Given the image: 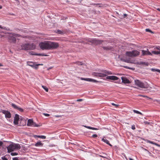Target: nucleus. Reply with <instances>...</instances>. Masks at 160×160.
<instances>
[{
  "label": "nucleus",
  "mask_w": 160,
  "mask_h": 160,
  "mask_svg": "<svg viewBox=\"0 0 160 160\" xmlns=\"http://www.w3.org/2000/svg\"><path fill=\"white\" fill-rule=\"evenodd\" d=\"M39 46L42 50H48L56 49L59 45L57 42L46 41L40 43Z\"/></svg>",
  "instance_id": "f257e3e1"
},
{
  "label": "nucleus",
  "mask_w": 160,
  "mask_h": 160,
  "mask_svg": "<svg viewBox=\"0 0 160 160\" xmlns=\"http://www.w3.org/2000/svg\"><path fill=\"white\" fill-rule=\"evenodd\" d=\"M21 47L22 49L24 50H33L36 48L35 46L33 44L28 43L23 44L21 45Z\"/></svg>",
  "instance_id": "f03ea898"
},
{
  "label": "nucleus",
  "mask_w": 160,
  "mask_h": 160,
  "mask_svg": "<svg viewBox=\"0 0 160 160\" xmlns=\"http://www.w3.org/2000/svg\"><path fill=\"white\" fill-rule=\"evenodd\" d=\"M21 146L19 144L12 143L7 147L8 152H11L14 150H16L20 149Z\"/></svg>",
  "instance_id": "7ed1b4c3"
},
{
  "label": "nucleus",
  "mask_w": 160,
  "mask_h": 160,
  "mask_svg": "<svg viewBox=\"0 0 160 160\" xmlns=\"http://www.w3.org/2000/svg\"><path fill=\"white\" fill-rule=\"evenodd\" d=\"M10 35L8 36V39L10 42L15 43L16 42V38L15 37H21V35L14 33H10Z\"/></svg>",
  "instance_id": "20e7f679"
},
{
  "label": "nucleus",
  "mask_w": 160,
  "mask_h": 160,
  "mask_svg": "<svg viewBox=\"0 0 160 160\" xmlns=\"http://www.w3.org/2000/svg\"><path fill=\"white\" fill-rule=\"evenodd\" d=\"M135 82L136 85L141 88H146L149 87L147 83H143L138 80H135Z\"/></svg>",
  "instance_id": "39448f33"
},
{
  "label": "nucleus",
  "mask_w": 160,
  "mask_h": 160,
  "mask_svg": "<svg viewBox=\"0 0 160 160\" xmlns=\"http://www.w3.org/2000/svg\"><path fill=\"white\" fill-rule=\"evenodd\" d=\"M109 74V72L106 70L103 71L102 73L93 72L92 75L93 76L100 77H104Z\"/></svg>",
  "instance_id": "423d86ee"
},
{
  "label": "nucleus",
  "mask_w": 160,
  "mask_h": 160,
  "mask_svg": "<svg viewBox=\"0 0 160 160\" xmlns=\"http://www.w3.org/2000/svg\"><path fill=\"white\" fill-rule=\"evenodd\" d=\"M140 52L137 50H133L132 52H127L126 54L130 57H136L139 55Z\"/></svg>",
  "instance_id": "0eeeda50"
},
{
  "label": "nucleus",
  "mask_w": 160,
  "mask_h": 160,
  "mask_svg": "<svg viewBox=\"0 0 160 160\" xmlns=\"http://www.w3.org/2000/svg\"><path fill=\"white\" fill-rule=\"evenodd\" d=\"M88 42L95 45H98L101 43L103 41L101 40L96 39H90Z\"/></svg>",
  "instance_id": "6e6552de"
},
{
  "label": "nucleus",
  "mask_w": 160,
  "mask_h": 160,
  "mask_svg": "<svg viewBox=\"0 0 160 160\" xmlns=\"http://www.w3.org/2000/svg\"><path fill=\"white\" fill-rule=\"evenodd\" d=\"M27 125L28 126L32 127H38L40 126L36 124L35 122H34L32 119H29L28 120Z\"/></svg>",
  "instance_id": "1a4fd4ad"
},
{
  "label": "nucleus",
  "mask_w": 160,
  "mask_h": 160,
  "mask_svg": "<svg viewBox=\"0 0 160 160\" xmlns=\"http://www.w3.org/2000/svg\"><path fill=\"white\" fill-rule=\"evenodd\" d=\"M0 112H2V113L5 114V117L6 118H10L11 117L10 112L8 111L5 110L0 109Z\"/></svg>",
  "instance_id": "9d476101"
},
{
  "label": "nucleus",
  "mask_w": 160,
  "mask_h": 160,
  "mask_svg": "<svg viewBox=\"0 0 160 160\" xmlns=\"http://www.w3.org/2000/svg\"><path fill=\"white\" fill-rule=\"evenodd\" d=\"M80 79L81 80H84V81H87L92 82H98V81L95 80H94L93 79H92L90 78H80Z\"/></svg>",
  "instance_id": "9b49d317"
},
{
  "label": "nucleus",
  "mask_w": 160,
  "mask_h": 160,
  "mask_svg": "<svg viewBox=\"0 0 160 160\" xmlns=\"http://www.w3.org/2000/svg\"><path fill=\"white\" fill-rule=\"evenodd\" d=\"M27 64L29 66L35 69H37L38 68L37 65H36V64H35L34 63L32 62H27Z\"/></svg>",
  "instance_id": "f8f14e48"
},
{
  "label": "nucleus",
  "mask_w": 160,
  "mask_h": 160,
  "mask_svg": "<svg viewBox=\"0 0 160 160\" xmlns=\"http://www.w3.org/2000/svg\"><path fill=\"white\" fill-rule=\"evenodd\" d=\"M19 119V115L17 114L15 115L14 119L13 122L15 125H17L18 123V121Z\"/></svg>",
  "instance_id": "ddd939ff"
},
{
  "label": "nucleus",
  "mask_w": 160,
  "mask_h": 160,
  "mask_svg": "<svg viewBox=\"0 0 160 160\" xmlns=\"http://www.w3.org/2000/svg\"><path fill=\"white\" fill-rule=\"evenodd\" d=\"M121 79L122 81V82L124 83L129 84L130 83V82L129 80L126 78L122 77Z\"/></svg>",
  "instance_id": "4468645a"
},
{
  "label": "nucleus",
  "mask_w": 160,
  "mask_h": 160,
  "mask_svg": "<svg viewBox=\"0 0 160 160\" xmlns=\"http://www.w3.org/2000/svg\"><path fill=\"white\" fill-rule=\"evenodd\" d=\"M142 53L143 55H151L152 54L150 52L148 51H145L144 50H142Z\"/></svg>",
  "instance_id": "2eb2a0df"
},
{
  "label": "nucleus",
  "mask_w": 160,
  "mask_h": 160,
  "mask_svg": "<svg viewBox=\"0 0 160 160\" xmlns=\"http://www.w3.org/2000/svg\"><path fill=\"white\" fill-rule=\"evenodd\" d=\"M43 145V144L41 142H38L35 144V146L36 147H42Z\"/></svg>",
  "instance_id": "dca6fc26"
},
{
  "label": "nucleus",
  "mask_w": 160,
  "mask_h": 160,
  "mask_svg": "<svg viewBox=\"0 0 160 160\" xmlns=\"http://www.w3.org/2000/svg\"><path fill=\"white\" fill-rule=\"evenodd\" d=\"M84 127H85L87 128H88L89 129H92V130H98V128H93V127H90L89 126H84Z\"/></svg>",
  "instance_id": "f3484780"
},
{
  "label": "nucleus",
  "mask_w": 160,
  "mask_h": 160,
  "mask_svg": "<svg viewBox=\"0 0 160 160\" xmlns=\"http://www.w3.org/2000/svg\"><path fill=\"white\" fill-rule=\"evenodd\" d=\"M118 79V78L116 76H111V80H117Z\"/></svg>",
  "instance_id": "a211bd4d"
},
{
  "label": "nucleus",
  "mask_w": 160,
  "mask_h": 160,
  "mask_svg": "<svg viewBox=\"0 0 160 160\" xmlns=\"http://www.w3.org/2000/svg\"><path fill=\"white\" fill-rule=\"evenodd\" d=\"M38 137L41 138L45 139L46 138V137L45 136L43 135H41V136H38V135H35L34 136V137Z\"/></svg>",
  "instance_id": "6ab92c4d"
},
{
  "label": "nucleus",
  "mask_w": 160,
  "mask_h": 160,
  "mask_svg": "<svg viewBox=\"0 0 160 160\" xmlns=\"http://www.w3.org/2000/svg\"><path fill=\"white\" fill-rule=\"evenodd\" d=\"M152 53L154 54H160V51L159 50V51H152Z\"/></svg>",
  "instance_id": "aec40b11"
},
{
  "label": "nucleus",
  "mask_w": 160,
  "mask_h": 160,
  "mask_svg": "<svg viewBox=\"0 0 160 160\" xmlns=\"http://www.w3.org/2000/svg\"><path fill=\"white\" fill-rule=\"evenodd\" d=\"M102 140L104 142L106 143L107 144L110 145V144L109 143V142L107 139L103 138L102 139Z\"/></svg>",
  "instance_id": "412c9836"
},
{
  "label": "nucleus",
  "mask_w": 160,
  "mask_h": 160,
  "mask_svg": "<svg viewBox=\"0 0 160 160\" xmlns=\"http://www.w3.org/2000/svg\"><path fill=\"white\" fill-rule=\"evenodd\" d=\"M133 112L135 113H137V114H140L141 115H142V114L140 112L138 111H137L136 110H133Z\"/></svg>",
  "instance_id": "4be33fe9"
},
{
  "label": "nucleus",
  "mask_w": 160,
  "mask_h": 160,
  "mask_svg": "<svg viewBox=\"0 0 160 160\" xmlns=\"http://www.w3.org/2000/svg\"><path fill=\"white\" fill-rule=\"evenodd\" d=\"M42 88L44 89V90L47 92H48V88H47L46 86H42Z\"/></svg>",
  "instance_id": "5701e85b"
},
{
  "label": "nucleus",
  "mask_w": 160,
  "mask_h": 160,
  "mask_svg": "<svg viewBox=\"0 0 160 160\" xmlns=\"http://www.w3.org/2000/svg\"><path fill=\"white\" fill-rule=\"evenodd\" d=\"M12 106L14 108L16 109H18V107L17 105H16L15 104L13 103L12 104Z\"/></svg>",
  "instance_id": "b1692460"
},
{
  "label": "nucleus",
  "mask_w": 160,
  "mask_h": 160,
  "mask_svg": "<svg viewBox=\"0 0 160 160\" xmlns=\"http://www.w3.org/2000/svg\"><path fill=\"white\" fill-rule=\"evenodd\" d=\"M147 142H148L150 143H151V144H153L155 145H156V144H157L156 143L154 142H153L152 141H151L149 140H148L147 141Z\"/></svg>",
  "instance_id": "393cba45"
},
{
  "label": "nucleus",
  "mask_w": 160,
  "mask_h": 160,
  "mask_svg": "<svg viewBox=\"0 0 160 160\" xmlns=\"http://www.w3.org/2000/svg\"><path fill=\"white\" fill-rule=\"evenodd\" d=\"M111 104L114 106V107L115 108H118L119 107V105L118 104H115L113 103H111Z\"/></svg>",
  "instance_id": "a878e982"
},
{
  "label": "nucleus",
  "mask_w": 160,
  "mask_h": 160,
  "mask_svg": "<svg viewBox=\"0 0 160 160\" xmlns=\"http://www.w3.org/2000/svg\"><path fill=\"white\" fill-rule=\"evenodd\" d=\"M151 70L153 72L157 71L160 73V70H159L158 69H155L154 68H152L151 69Z\"/></svg>",
  "instance_id": "bb28decb"
},
{
  "label": "nucleus",
  "mask_w": 160,
  "mask_h": 160,
  "mask_svg": "<svg viewBox=\"0 0 160 160\" xmlns=\"http://www.w3.org/2000/svg\"><path fill=\"white\" fill-rule=\"evenodd\" d=\"M138 96L141 97H144V98H147L149 99H151V98H149V97H148L147 96H145V95H138Z\"/></svg>",
  "instance_id": "cd10ccee"
},
{
  "label": "nucleus",
  "mask_w": 160,
  "mask_h": 160,
  "mask_svg": "<svg viewBox=\"0 0 160 160\" xmlns=\"http://www.w3.org/2000/svg\"><path fill=\"white\" fill-rule=\"evenodd\" d=\"M17 110H18L19 111L21 112H22L23 111V109L22 108L19 107H18Z\"/></svg>",
  "instance_id": "c85d7f7f"
},
{
  "label": "nucleus",
  "mask_w": 160,
  "mask_h": 160,
  "mask_svg": "<svg viewBox=\"0 0 160 160\" xmlns=\"http://www.w3.org/2000/svg\"><path fill=\"white\" fill-rule=\"evenodd\" d=\"M11 155L12 156H13L17 155L18 153H17L16 152H12L11 153Z\"/></svg>",
  "instance_id": "c756f323"
},
{
  "label": "nucleus",
  "mask_w": 160,
  "mask_h": 160,
  "mask_svg": "<svg viewBox=\"0 0 160 160\" xmlns=\"http://www.w3.org/2000/svg\"><path fill=\"white\" fill-rule=\"evenodd\" d=\"M103 49L105 50H109V48H108V47H103Z\"/></svg>",
  "instance_id": "7c9ffc66"
},
{
  "label": "nucleus",
  "mask_w": 160,
  "mask_h": 160,
  "mask_svg": "<svg viewBox=\"0 0 160 160\" xmlns=\"http://www.w3.org/2000/svg\"><path fill=\"white\" fill-rule=\"evenodd\" d=\"M146 31L147 32H151V33H152L153 32H152V31H151L150 30L148 29H146Z\"/></svg>",
  "instance_id": "2f4dec72"
},
{
  "label": "nucleus",
  "mask_w": 160,
  "mask_h": 160,
  "mask_svg": "<svg viewBox=\"0 0 160 160\" xmlns=\"http://www.w3.org/2000/svg\"><path fill=\"white\" fill-rule=\"evenodd\" d=\"M132 129L133 130H135L136 129L134 125H132Z\"/></svg>",
  "instance_id": "473e14b6"
},
{
  "label": "nucleus",
  "mask_w": 160,
  "mask_h": 160,
  "mask_svg": "<svg viewBox=\"0 0 160 160\" xmlns=\"http://www.w3.org/2000/svg\"><path fill=\"white\" fill-rule=\"evenodd\" d=\"M48 55H47L45 54H44V53H41V56H48Z\"/></svg>",
  "instance_id": "72a5a7b5"
},
{
  "label": "nucleus",
  "mask_w": 160,
  "mask_h": 160,
  "mask_svg": "<svg viewBox=\"0 0 160 160\" xmlns=\"http://www.w3.org/2000/svg\"><path fill=\"white\" fill-rule=\"evenodd\" d=\"M98 136V135H97V134H93L92 136V137H93V138H96Z\"/></svg>",
  "instance_id": "f704fd0d"
},
{
  "label": "nucleus",
  "mask_w": 160,
  "mask_h": 160,
  "mask_svg": "<svg viewBox=\"0 0 160 160\" xmlns=\"http://www.w3.org/2000/svg\"><path fill=\"white\" fill-rule=\"evenodd\" d=\"M2 160H8L5 157H2Z\"/></svg>",
  "instance_id": "c9c22d12"
},
{
  "label": "nucleus",
  "mask_w": 160,
  "mask_h": 160,
  "mask_svg": "<svg viewBox=\"0 0 160 160\" xmlns=\"http://www.w3.org/2000/svg\"><path fill=\"white\" fill-rule=\"evenodd\" d=\"M43 114L46 116L48 117L50 116L49 114L48 113H44Z\"/></svg>",
  "instance_id": "e433bc0d"
},
{
  "label": "nucleus",
  "mask_w": 160,
  "mask_h": 160,
  "mask_svg": "<svg viewBox=\"0 0 160 160\" xmlns=\"http://www.w3.org/2000/svg\"><path fill=\"white\" fill-rule=\"evenodd\" d=\"M30 54L32 55H34V54H36V53H35L34 52H30Z\"/></svg>",
  "instance_id": "4c0bfd02"
},
{
  "label": "nucleus",
  "mask_w": 160,
  "mask_h": 160,
  "mask_svg": "<svg viewBox=\"0 0 160 160\" xmlns=\"http://www.w3.org/2000/svg\"><path fill=\"white\" fill-rule=\"evenodd\" d=\"M34 55L41 56V53H36V54H34Z\"/></svg>",
  "instance_id": "58836bf2"
},
{
  "label": "nucleus",
  "mask_w": 160,
  "mask_h": 160,
  "mask_svg": "<svg viewBox=\"0 0 160 160\" xmlns=\"http://www.w3.org/2000/svg\"><path fill=\"white\" fill-rule=\"evenodd\" d=\"M83 101V99H78L77 100V101L79 102V101Z\"/></svg>",
  "instance_id": "ea45409f"
},
{
  "label": "nucleus",
  "mask_w": 160,
  "mask_h": 160,
  "mask_svg": "<svg viewBox=\"0 0 160 160\" xmlns=\"http://www.w3.org/2000/svg\"><path fill=\"white\" fill-rule=\"evenodd\" d=\"M156 49L160 51V47L158 46L156 48Z\"/></svg>",
  "instance_id": "a19ab883"
},
{
  "label": "nucleus",
  "mask_w": 160,
  "mask_h": 160,
  "mask_svg": "<svg viewBox=\"0 0 160 160\" xmlns=\"http://www.w3.org/2000/svg\"><path fill=\"white\" fill-rule=\"evenodd\" d=\"M12 160H18V158H13Z\"/></svg>",
  "instance_id": "79ce46f5"
},
{
  "label": "nucleus",
  "mask_w": 160,
  "mask_h": 160,
  "mask_svg": "<svg viewBox=\"0 0 160 160\" xmlns=\"http://www.w3.org/2000/svg\"><path fill=\"white\" fill-rule=\"evenodd\" d=\"M144 122L147 124H150V122L148 121H145Z\"/></svg>",
  "instance_id": "37998d69"
},
{
  "label": "nucleus",
  "mask_w": 160,
  "mask_h": 160,
  "mask_svg": "<svg viewBox=\"0 0 160 160\" xmlns=\"http://www.w3.org/2000/svg\"><path fill=\"white\" fill-rule=\"evenodd\" d=\"M43 64H36V65H37V67H38V66L39 65H43Z\"/></svg>",
  "instance_id": "c03bdc74"
},
{
  "label": "nucleus",
  "mask_w": 160,
  "mask_h": 160,
  "mask_svg": "<svg viewBox=\"0 0 160 160\" xmlns=\"http://www.w3.org/2000/svg\"><path fill=\"white\" fill-rule=\"evenodd\" d=\"M78 64V65H82V63L81 62H77Z\"/></svg>",
  "instance_id": "a18cd8bd"
},
{
  "label": "nucleus",
  "mask_w": 160,
  "mask_h": 160,
  "mask_svg": "<svg viewBox=\"0 0 160 160\" xmlns=\"http://www.w3.org/2000/svg\"><path fill=\"white\" fill-rule=\"evenodd\" d=\"M107 79H110V76H108L106 77Z\"/></svg>",
  "instance_id": "49530a36"
},
{
  "label": "nucleus",
  "mask_w": 160,
  "mask_h": 160,
  "mask_svg": "<svg viewBox=\"0 0 160 160\" xmlns=\"http://www.w3.org/2000/svg\"><path fill=\"white\" fill-rule=\"evenodd\" d=\"M144 149L145 150V151H147L149 153H151L147 149H145V148H144Z\"/></svg>",
  "instance_id": "de8ad7c7"
},
{
  "label": "nucleus",
  "mask_w": 160,
  "mask_h": 160,
  "mask_svg": "<svg viewBox=\"0 0 160 160\" xmlns=\"http://www.w3.org/2000/svg\"><path fill=\"white\" fill-rule=\"evenodd\" d=\"M123 67H124L125 68H129V69H130V68H129L127 66H124Z\"/></svg>",
  "instance_id": "09e8293b"
},
{
  "label": "nucleus",
  "mask_w": 160,
  "mask_h": 160,
  "mask_svg": "<svg viewBox=\"0 0 160 160\" xmlns=\"http://www.w3.org/2000/svg\"><path fill=\"white\" fill-rule=\"evenodd\" d=\"M156 146H158V147H160V145L159 144H156Z\"/></svg>",
  "instance_id": "8fccbe9b"
},
{
  "label": "nucleus",
  "mask_w": 160,
  "mask_h": 160,
  "mask_svg": "<svg viewBox=\"0 0 160 160\" xmlns=\"http://www.w3.org/2000/svg\"><path fill=\"white\" fill-rule=\"evenodd\" d=\"M55 117H60L61 116H58V115H56V116H55Z\"/></svg>",
  "instance_id": "3c124183"
},
{
  "label": "nucleus",
  "mask_w": 160,
  "mask_h": 160,
  "mask_svg": "<svg viewBox=\"0 0 160 160\" xmlns=\"http://www.w3.org/2000/svg\"><path fill=\"white\" fill-rule=\"evenodd\" d=\"M157 10L160 12V8H157Z\"/></svg>",
  "instance_id": "603ef678"
},
{
  "label": "nucleus",
  "mask_w": 160,
  "mask_h": 160,
  "mask_svg": "<svg viewBox=\"0 0 160 160\" xmlns=\"http://www.w3.org/2000/svg\"><path fill=\"white\" fill-rule=\"evenodd\" d=\"M157 10L160 12V8H157Z\"/></svg>",
  "instance_id": "864d4df0"
},
{
  "label": "nucleus",
  "mask_w": 160,
  "mask_h": 160,
  "mask_svg": "<svg viewBox=\"0 0 160 160\" xmlns=\"http://www.w3.org/2000/svg\"><path fill=\"white\" fill-rule=\"evenodd\" d=\"M2 6L0 5V9L2 8Z\"/></svg>",
  "instance_id": "5fc2aeb1"
},
{
  "label": "nucleus",
  "mask_w": 160,
  "mask_h": 160,
  "mask_svg": "<svg viewBox=\"0 0 160 160\" xmlns=\"http://www.w3.org/2000/svg\"><path fill=\"white\" fill-rule=\"evenodd\" d=\"M124 16H127V14H124Z\"/></svg>",
  "instance_id": "6e6d98bb"
},
{
  "label": "nucleus",
  "mask_w": 160,
  "mask_h": 160,
  "mask_svg": "<svg viewBox=\"0 0 160 160\" xmlns=\"http://www.w3.org/2000/svg\"><path fill=\"white\" fill-rule=\"evenodd\" d=\"M2 66V65L1 63H0V66Z\"/></svg>",
  "instance_id": "4d7b16f0"
},
{
  "label": "nucleus",
  "mask_w": 160,
  "mask_h": 160,
  "mask_svg": "<svg viewBox=\"0 0 160 160\" xmlns=\"http://www.w3.org/2000/svg\"><path fill=\"white\" fill-rule=\"evenodd\" d=\"M0 28H2V27L0 25Z\"/></svg>",
  "instance_id": "13d9d810"
}]
</instances>
